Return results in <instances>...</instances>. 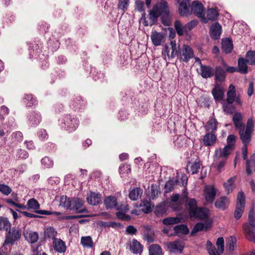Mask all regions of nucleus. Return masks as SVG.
Instances as JSON below:
<instances>
[{
	"instance_id": "5",
	"label": "nucleus",
	"mask_w": 255,
	"mask_h": 255,
	"mask_svg": "<svg viewBox=\"0 0 255 255\" xmlns=\"http://www.w3.org/2000/svg\"><path fill=\"white\" fill-rule=\"evenodd\" d=\"M245 207V198L244 193L242 191L239 192L237 203L236 205V209L234 212V217L237 220L240 219L244 212Z\"/></svg>"
},
{
	"instance_id": "57",
	"label": "nucleus",
	"mask_w": 255,
	"mask_h": 255,
	"mask_svg": "<svg viewBox=\"0 0 255 255\" xmlns=\"http://www.w3.org/2000/svg\"><path fill=\"white\" fill-rule=\"evenodd\" d=\"M235 177L230 178L224 184V187L228 194L233 190V185L235 181Z\"/></svg>"
},
{
	"instance_id": "55",
	"label": "nucleus",
	"mask_w": 255,
	"mask_h": 255,
	"mask_svg": "<svg viewBox=\"0 0 255 255\" xmlns=\"http://www.w3.org/2000/svg\"><path fill=\"white\" fill-rule=\"evenodd\" d=\"M29 50L30 58L35 56L40 52L39 46L38 44L35 43H32L31 45L29 46Z\"/></svg>"
},
{
	"instance_id": "41",
	"label": "nucleus",
	"mask_w": 255,
	"mask_h": 255,
	"mask_svg": "<svg viewBox=\"0 0 255 255\" xmlns=\"http://www.w3.org/2000/svg\"><path fill=\"white\" fill-rule=\"evenodd\" d=\"M25 240L31 244L35 243L37 241L38 235L36 232H29L23 234Z\"/></svg>"
},
{
	"instance_id": "7",
	"label": "nucleus",
	"mask_w": 255,
	"mask_h": 255,
	"mask_svg": "<svg viewBox=\"0 0 255 255\" xmlns=\"http://www.w3.org/2000/svg\"><path fill=\"white\" fill-rule=\"evenodd\" d=\"M15 240L16 236L14 234H12V237H11V233L9 232L6 235L3 246L0 249V255H7L10 252L11 246Z\"/></svg>"
},
{
	"instance_id": "59",
	"label": "nucleus",
	"mask_w": 255,
	"mask_h": 255,
	"mask_svg": "<svg viewBox=\"0 0 255 255\" xmlns=\"http://www.w3.org/2000/svg\"><path fill=\"white\" fill-rule=\"evenodd\" d=\"M174 142L175 146L180 148L186 144V138L183 135H180L177 137Z\"/></svg>"
},
{
	"instance_id": "34",
	"label": "nucleus",
	"mask_w": 255,
	"mask_h": 255,
	"mask_svg": "<svg viewBox=\"0 0 255 255\" xmlns=\"http://www.w3.org/2000/svg\"><path fill=\"white\" fill-rule=\"evenodd\" d=\"M130 250L135 254H141L143 250V247L139 242L135 239H133L129 244Z\"/></svg>"
},
{
	"instance_id": "21",
	"label": "nucleus",
	"mask_w": 255,
	"mask_h": 255,
	"mask_svg": "<svg viewBox=\"0 0 255 255\" xmlns=\"http://www.w3.org/2000/svg\"><path fill=\"white\" fill-rule=\"evenodd\" d=\"M222 32V26L218 22L213 23L210 28V35L213 39L220 38Z\"/></svg>"
},
{
	"instance_id": "51",
	"label": "nucleus",
	"mask_w": 255,
	"mask_h": 255,
	"mask_svg": "<svg viewBox=\"0 0 255 255\" xmlns=\"http://www.w3.org/2000/svg\"><path fill=\"white\" fill-rule=\"evenodd\" d=\"M57 234V231L53 227H48L45 231V237L53 240L54 239H56L55 237Z\"/></svg>"
},
{
	"instance_id": "29",
	"label": "nucleus",
	"mask_w": 255,
	"mask_h": 255,
	"mask_svg": "<svg viewBox=\"0 0 255 255\" xmlns=\"http://www.w3.org/2000/svg\"><path fill=\"white\" fill-rule=\"evenodd\" d=\"M229 200L226 196H222L218 199L215 202V206L219 209L225 210L228 207Z\"/></svg>"
},
{
	"instance_id": "25",
	"label": "nucleus",
	"mask_w": 255,
	"mask_h": 255,
	"mask_svg": "<svg viewBox=\"0 0 255 255\" xmlns=\"http://www.w3.org/2000/svg\"><path fill=\"white\" fill-rule=\"evenodd\" d=\"M217 136L214 133L208 132L203 137V142L206 146H213L216 143Z\"/></svg>"
},
{
	"instance_id": "16",
	"label": "nucleus",
	"mask_w": 255,
	"mask_h": 255,
	"mask_svg": "<svg viewBox=\"0 0 255 255\" xmlns=\"http://www.w3.org/2000/svg\"><path fill=\"white\" fill-rule=\"evenodd\" d=\"M191 11H192V13H194L196 16L201 18L205 12L204 5L201 2L195 0L192 3Z\"/></svg>"
},
{
	"instance_id": "9",
	"label": "nucleus",
	"mask_w": 255,
	"mask_h": 255,
	"mask_svg": "<svg viewBox=\"0 0 255 255\" xmlns=\"http://www.w3.org/2000/svg\"><path fill=\"white\" fill-rule=\"evenodd\" d=\"M115 208L118 211L116 215L119 219L127 221L131 219L130 216L126 214L129 210L128 204L117 203Z\"/></svg>"
},
{
	"instance_id": "39",
	"label": "nucleus",
	"mask_w": 255,
	"mask_h": 255,
	"mask_svg": "<svg viewBox=\"0 0 255 255\" xmlns=\"http://www.w3.org/2000/svg\"><path fill=\"white\" fill-rule=\"evenodd\" d=\"M163 38V36L161 33L154 31L151 33V39L153 44L155 46L161 45Z\"/></svg>"
},
{
	"instance_id": "15",
	"label": "nucleus",
	"mask_w": 255,
	"mask_h": 255,
	"mask_svg": "<svg viewBox=\"0 0 255 255\" xmlns=\"http://www.w3.org/2000/svg\"><path fill=\"white\" fill-rule=\"evenodd\" d=\"M219 13L216 8H212L208 9L207 11V15L205 16V12L203 14V17H201V21L206 23L209 21H215L218 17Z\"/></svg>"
},
{
	"instance_id": "23",
	"label": "nucleus",
	"mask_w": 255,
	"mask_h": 255,
	"mask_svg": "<svg viewBox=\"0 0 255 255\" xmlns=\"http://www.w3.org/2000/svg\"><path fill=\"white\" fill-rule=\"evenodd\" d=\"M246 163V170L248 175L255 172V153L253 154L250 159H247Z\"/></svg>"
},
{
	"instance_id": "44",
	"label": "nucleus",
	"mask_w": 255,
	"mask_h": 255,
	"mask_svg": "<svg viewBox=\"0 0 255 255\" xmlns=\"http://www.w3.org/2000/svg\"><path fill=\"white\" fill-rule=\"evenodd\" d=\"M174 231L176 235H187L189 232V230L187 226L184 224H180L175 226L174 227Z\"/></svg>"
},
{
	"instance_id": "42",
	"label": "nucleus",
	"mask_w": 255,
	"mask_h": 255,
	"mask_svg": "<svg viewBox=\"0 0 255 255\" xmlns=\"http://www.w3.org/2000/svg\"><path fill=\"white\" fill-rule=\"evenodd\" d=\"M179 182L177 179H170L166 182L164 185V190L165 193H169L171 192L174 188L176 185Z\"/></svg>"
},
{
	"instance_id": "17",
	"label": "nucleus",
	"mask_w": 255,
	"mask_h": 255,
	"mask_svg": "<svg viewBox=\"0 0 255 255\" xmlns=\"http://www.w3.org/2000/svg\"><path fill=\"white\" fill-rule=\"evenodd\" d=\"M190 0H183L179 4V12L182 16H187L192 14L191 7L190 5Z\"/></svg>"
},
{
	"instance_id": "20",
	"label": "nucleus",
	"mask_w": 255,
	"mask_h": 255,
	"mask_svg": "<svg viewBox=\"0 0 255 255\" xmlns=\"http://www.w3.org/2000/svg\"><path fill=\"white\" fill-rule=\"evenodd\" d=\"M213 71V75L215 76L216 82H222L225 81L226 76V72L223 67L220 66H216Z\"/></svg>"
},
{
	"instance_id": "33",
	"label": "nucleus",
	"mask_w": 255,
	"mask_h": 255,
	"mask_svg": "<svg viewBox=\"0 0 255 255\" xmlns=\"http://www.w3.org/2000/svg\"><path fill=\"white\" fill-rule=\"evenodd\" d=\"M104 205L106 209L115 208L117 204V199L115 196H109L106 197L104 200Z\"/></svg>"
},
{
	"instance_id": "24",
	"label": "nucleus",
	"mask_w": 255,
	"mask_h": 255,
	"mask_svg": "<svg viewBox=\"0 0 255 255\" xmlns=\"http://www.w3.org/2000/svg\"><path fill=\"white\" fill-rule=\"evenodd\" d=\"M201 163H200L199 159L197 158L193 163H191L190 161L188 162L186 170L188 173L195 174L198 172Z\"/></svg>"
},
{
	"instance_id": "13",
	"label": "nucleus",
	"mask_w": 255,
	"mask_h": 255,
	"mask_svg": "<svg viewBox=\"0 0 255 255\" xmlns=\"http://www.w3.org/2000/svg\"><path fill=\"white\" fill-rule=\"evenodd\" d=\"M28 123L30 126L35 127L41 121L42 117L40 114L36 111H32L27 116Z\"/></svg>"
},
{
	"instance_id": "14",
	"label": "nucleus",
	"mask_w": 255,
	"mask_h": 255,
	"mask_svg": "<svg viewBox=\"0 0 255 255\" xmlns=\"http://www.w3.org/2000/svg\"><path fill=\"white\" fill-rule=\"evenodd\" d=\"M86 105L85 101L80 96H76L71 100L70 108L75 111H79L84 109Z\"/></svg>"
},
{
	"instance_id": "38",
	"label": "nucleus",
	"mask_w": 255,
	"mask_h": 255,
	"mask_svg": "<svg viewBox=\"0 0 255 255\" xmlns=\"http://www.w3.org/2000/svg\"><path fill=\"white\" fill-rule=\"evenodd\" d=\"M236 96L235 86L233 84L230 85L227 93V98L225 101L229 102H234Z\"/></svg>"
},
{
	"instance_id": "36",
	"label": "nucleus",
	"mask_w": 255,
	"mask_h": 255,
	"mask_svg": "<svg viewBox=\"0 0 255 255\" xmlns=\"http://www.w3.org/2000/svg\"><path fill=\"white\" fill-rule=\"evenodd\" d=\"M247 59H245L243 57H240L238 59V72L242 74H247L248 73Z\"/></svg>"
},
{
	"instance_id": "32",
	"label": "nucleus",
	"mask_w": 255,
	"mask_h": 255,
	"mask_svg": "<svg viewBox=\"0 0 255 255\" xmlns=\"http://www.w3.org/2000/svg\"><path fill=\"white\" fill-rule=\"evenodd\" d=\"M102 195L100 193L92 192L87 197V200L90 205L95 206L99 203L101 199Z\"/></svg>"
},
{
	"instance_id": "27",
	"label": "nucleus",
	"mask_w": 255,
	"mask_h": 255,
	"mask_svg": "<svg viewBox=\"0 0 255 255\" xmlns=\"http://www.w3.org/2000/svg\"><path fill=\"white\" fill-rule=\"evenodd\" d=\"M10 228H11V224L9 222L8 219L7 218H0V230H3L7 232L8 233L9 232L11 233V237H12V234L14 233V235L16 236V233L15 232V230L14 228L12 229V232H10ZM7 234H6L7 235Z\"/></svg>"
},
{
	"instance_id": "40",
	"label": "nucleus",
	"mask_w": 255,
	"mask_h": 255,
	"mask_svg": "<svg viewBox=\"0 0 255 255\" xmlns=\"http://www.w3.org/2000/svg\"><path fill=\"white\" fill-rule=\"evenodd\" d=\"M217 121L215 119L210 120L205 126L206 130L208 132H215L217 128Z\"/></svg>"
},
{
	"instance_id": "63",
	"label": "nucleus",
	"mask_w": 255,
	"mask_h": 255,
	"mask_svg": "<svg viewBox=\"0 0 255 255\" xmlns=\"http://www.w3.org/2000/svg\"><path fill=\"white\" fill-rule=\"evenodd\" d=\"M236 137L234 134H230L227 139V145L234 148Z\"/></svg>"
},
{
	"instance_id": "56",
	"label": "nucleus",
	"mask_w": 255,
	"mask_h": 255,
	"mask_svg": "<svg viewBox=\"0 0 255 255\" xmlns=\"http://www.w3.org/2000/svg\"><path fill=\"white\" fill-rule=\"evenodd\" d=\"M170 48L171 49V52L170 53L171 58H174L176 56H178V51H177V48L179 46H177L176 41L175 40H172L169 44Z\"/></svg>"
},
{
	"instance_id": "8",
	"label": "nucleus",
	"mask_w": 255,
	"mask_h": 255,
	"mask_svg": "<svg viewBox=\"0 0 255 255\" xmlns=\"http://www.w3.org/2000/svg\"><path fill=\"white\" fill-rule=\"evenodd\" d=\"M27 206L28 207V209H33L35 210V213L41 214V215H61L60 212H51L49 211L46 210H38V209L40 207V205L37 202V200H36L34 198H31L29 200H28L27 202Z\"/></svg>"
},
{
	"instance_id": "64",
	"label": "nucleus",
	"mask_w": 255,
	"mask_h": 255,
	"mask_svg": "<svg viewBox=\"0 0 255 255\" xmlns=\"http://www.w3.org/2000/svg\"><path fill=\"white\" fill-rule=\"evenodd\" d=\"M11 192V188L4 184H0V192L5 195H8Z\"/></svg>"
},
{
	"instance_id": "19",
	"label": "nucleus",
	"mask_w": 255,
	"mask_h": 255,
	"mask_svg": "<svg viewBox=\"0 0 255 255\" xmlns=\"http://www.w3.org/2000/svg\"><path fill=\"white\" fill-rule=\"evenodd\" d=\"M167 247L170 252L173 253H181L184 249L183 243L180 240L170 242L167 244Z\"/></svg>"
},
{
	"instance_id": "31",
	"label": "nucleus",
	"mask_w": 255,
	"mask_h": 255,
	"mask_svg": "<svg viewBox=\"0 0 255 255\" xmlns=\"http://www.w3.org/2000/svg\"><path fill=\"white\" fill-rule=\"evenodd\" d=\"M233 149V148L226 145L223 149H219L215 151V156L219 158L222 157L227 158Z\"/></svg>"
},
{
	"instance_id": "50",
	"label": "nucleus",
	"mask_w": 255,
	"mask_h": 255,
	"mask_svg": "<svg viewBox=\"0 0 255 255\" xmlns=\"http://www.w3.org/2000/svg\"><path fill=\"white\" fill-rule=\"evenodd\" d=\"M166 212V207L164 203L157 205L154 210V213L157 216H160Z\"/></svg>"
},
{
	"instance_id": "4",
	"label": "nucleus",
	"mask_w": 255,
	"mask_h": 255,
	"mask_svg": "<svg viewBox=\"0 0 255 255\" xmlns=\"http://www.w3.org/2000/svg\"><path fill=\"white\" fill-rule=\"evenodd\" d=\"M248 220L249 223L243 225L244 232L248 240L255 243V213L253 209L249 211Z\"/></svg>"
},
{
	"instance_id": "18",
	"label": "nucleus",
	"mask_w": 255,
	"mask_h": 255,
	"mask_svg": "<svg viewBox=\"0 0 255 255\" xmlns=\"http://www.w3.org/2000/svg\"><path fill=\"white\" fill-rule=\"evenodd\" d=\"M179 200V194H173L171 197L170 207L174 211H180L183 209L182 203Z\"/></svg>"
},
{
	"instance_id": "10",
	"label": "nucleus",
	"mask_w": 255,
	"mask_h": 255,
	"mask_svg": "<svg viewBox=\"0 0 255 255\" xmlns=\"http://www.w3.org/2000/svg\"><path fill=\"white\" fill-rule=\"evenodd\" d=\"M84 201L78 198H73L69 210L75 211L77 213L88 212L86 207L84 205Z\"/></svg>"
},
{
	"instance_id": "6",
	"label": "nucleus",
	"mask_w": 255,
	"mask_h": 255,
	"mask_svg": "<svg viewBox=\"0 0 255 255\" xmlns=\"http://www.w3.org/2000/svg\"><path fill=\"white\" fill-rule=\"evenodd\" d=\"M178 57L181 61L188 62L193 58L194 52L190 46L184 44L181 48L179 49Z\"/></svg>"
},
{
	"instance_id": "35",
	"label": "nucleus",
	"mask_w": 255,
	"mask_h": 255,
	"mask_svg": "<svg viewBox=\"0 0 255 255\" xmlns=\"http://www.w3.org/2000/svg\"><path fill=\"white\" fill-rule=\"evenodd\" d=\"M234 102L224 101L222 103L223 110L227 114H233L236 111V107L233 105Z\"/></svg>"
},
{
	"instance_id": "3",
	"label": "nucleus",
	"mask_w": 255,
	"mask_h": 255,
	"mask_svg": "<svg viewBox=\"0 0 255 255\" xmlns=\"http://www.w3.org/2000/svg\"><path fill=\"white\" fill-rule=\"evenodd\" d=\"M59 122L61 128L69 132L76 130L80 124L78 118L71 114L64 115Z\"/></svg>"
},
{
	"instance_id": "58",
	"label": "nucleus",
	"mask_w": 255,
	"mask_h": 255,
	"mask_svg": "<svg viewBox=\"0 0 255 255\" xmlns=\"http://www.w3.org/2000/svg\"><path fill=\"white\" fill-rule=\"evenodd\" d=\"M130 0H119L118 4V8L125 12L127 10Z\"/></svg>"
},
{
	"instance_id": "37",
	"label": "nucleus",
	"mask_w": 255,
	"mask_h": 255,
	"mask_svg": "<svg viewBox=\"0 0 255 255\" xmlns=\"http://www.w3.org/2000/svg\"><path fill=\"white\" fill-rule=\"evenodd\" d=\"M143 193L142 189L139 187L134 188L129 192L128 197L132 201L137 200L141 197Z\"/></svg>"
},
{
	"instance_id": "28",
	"label": "nucleus",
	"mask_w": 255,
	"mask_h": 255,
	"mask_svg": "<svg viewBox=\"0 0 255 255\" xmlns=\"http://www.w3.org/2000/svg\"><path fill=\"white\" fill-rule=\"evenodd\" d=\"M233 49V41L231 39L226 38L222 40V50L226 54L230 53Z\"/></svg>"
},
{
	"instance_id": "1",
	"label": "nucleus",
	"mask_w": 255,
	"mask_h": 255,
	"mask_svg": "<svg viewBox=\"0 0 255 255\" xmlns=\"http://www.w3.org/2000/svg\"><path fill=\"white\" fill-rule=\"evenodd\" d=\"M243 119V116L240 112L235 113L233 116L234 125L239 131L242 142L243 144H249L251 141L252 135L254 131L255 122L252 118H249L247 120L245 127Z\"/></svg>"
},
{
	"instance_id": "11",
	"label": "nucleus",
	"mask_w": 255,
	"mask_h": 255,
	"mask_svg": "<svg viewBox=\"0 0 255 255\" xmlns=\"http://www.w3.org/2000/svg\"><path fill=\"white\" fill-rule=\"evenodd\" d=\"M212 94L216 102L223 100L224 96V89L221 84L215 82L214 87L212 90Z\"/></svg>"
},
{
	"instance_id": "52",
	"label": "nucleus",
	"mask_w": 255,
	"mask_h": 255,
	"mask_svg": "<svg viewBox=\"0 0 255 255\" xmlns=\"http://www.w3.org/2000/svg\"><path fill=\"white\" fill-rule=\"evenodd\" d=\"M246 59L250 65H255V51H248L246 53Z\"/></svg>"
},
{
	"instance_id": "2",
	"label": "nucleus",
	"mask_w": 255,
	"mask_h": 255,
	"mask_svg": "<svg viewBox=\"0 0 255 255\" xmlns=\"http://www.w3.org/2000/svg\"><path fill=\"white\" fill-rule=\"evenodd\" d=\"M185 203L190 218L203 220L208 217V210L204 207H198L197 201L195 198H189Z\"/></svg>"
},
{
	"instance_id": "61",
	"label": "nucleus",
	"mask_w": 255,
	"mask_h": 255,
	"mask_svg": "<svg viewBox=\"0 0 255 255\" xmlns=\"http://www.w3.org/2000/svg\"><path fill=\"white\" fill-rule=\"evenodd\" d=\"M216 245L218 249L217 252L221 255L224 251V240L223 237H219L217 239Z\"/></svg>"
},
{
	"instance_id": "22",
	"label": "nucleus",
	"mask_w": 255,
	"mask_h": 255,
	"mask_svg": "<svg viewBox=\"0 0 255 255\" xmlns=\"http://www.w3.org/2000/svg\"><path fill=\"white\" fill-rule=\"evenodd\" d=\"M196 61H199L201 66H200V70L201 73L200 74L203 78H210L214 75V71L212 67L209 66L203 65L201 64V60L199 58H197L196 59Z\"/></svg>"
},
{
	"instance_id": "48",
	"label": "nucleus",
	"mask_w": 255,
	"mask_h": 255,
	"mask_svg": "<svg viewBox=\"0 0 255 255\" xmlns=\"http://www.w3.org/2000/svg\"><path fill=\"white\" fill-rule=\"evenodd\" d=\"M149 255H162V249L158 245H151L149 248Z\"/></svg>"
},
{
	"instance_id": "53",
	"label": "nucleus",
	"mask_w": 255,
	"mask_h": 255,
	"mask_svg": "<svg viewBox=\"0 0 255 255\" xmlns=\"http://www.w3.org/2000/svg\"><path fill=\"white\" fill-rule=\"evenodd\" d=\"M41 163L45 168H50L53 166L54 162L49 157L45 156L41 160Z\"/></svg>"
},
{
	"instance_id": "47",
	"label": "nucleus",
	"mask_w": 255,
	"mask_h": 255,
	"mask_svg": "<svg viewBox=\"0 0 255 255\" xmlns=\"http://www.w3.org/2000/svg\"><path fill=\"white\" fill-rule=\"evenodd\" d=\"M174 26L178 35L182 36L186 33L185 25L183 26L180 21L176 20L174 22Z\"/></svg>"
},
{
	"instance_id": "46",
	"label": "nucleus",
	"mask_w": 255,
	"mask_h": 255,
	"mask_svg": "<svg viewBox=\"0 0 255 255\" xmlns=\"http://www.w3.org/2000/svg\"><path fill=\"white\" fill-rule=\"evenodd\" d=\"M81 244L84 248H91L94 246L92 238L90 236L82 237L81 239Z\"/></svg>"
},
{
	"instance_id": "43",
	"label": "nucleus",
	"mask_w": 255,
	"mask_h": 255,
	"mask_svg": "<svg viewBox=\"0 0 255 255\" xmlns=\"http://www.w3.org/2000/svg\"><path fill=\"white\" fill-rule=\"evenodd\" d=\"M141 210L144 213H149L152 210V206L149 199H144L140 205Z\"/></svg>"
},
{
	"instance_id": "60",
	"label": "nucleus",
	"mask_w": 255,
	"mask_h": 255,
	"mask_svg": "<svg viewBox=\"0 0 255 255\" xmlns=\"http://www.w3.org/2000/svg\"><path fill=\"white\" fill-rule=\"evenodd\" d=\"M71 204V200L70 199V198L62 196L60 198V205L61 206H63L68 209H70V205Z\"/></svg>"
},
{
	"instance_id": "12",
	"label": "nucleus",
	"mask_w": 255,
	"mask_h": 255,
	"mask_svg": "<svg viewBox=\"0 0 255 255\" xmlns=\"http://www.w3.org/2000/svg\"><path fill=\"white\" fill-rule=\"evenodd\" d=\"M217 191L213 186H206L204 190V195L206 201L213 203L216 196Z\"/></svg>"
},
{
	"instance_id": "49",
	"label": "nucleus",
	"mask_w": 255,
	"mask_h": 255,
	"mask_svg": "<svg viewBox=\"0 0 255 255\" xmlns=\"http://www.w3.org/2000/svg\"><path fill=\"white\" fill-rule=\"evenodd\" d=\"M237 243V239L235 237H230L226 241V248L230 251H234Z\"/></svg>"
},
{
	"instance_id": "62",
	"label": "nucleus",
	"mask_w": 255,
	"mask_h": 255,
	"mask_svg": "<svg viewBox=\"0 0 255 255\" xmlns=\"http://www.w3.org/2000/svg\"><path fill=\"white\" fill-rule=\"evenodd\" d=\"M206 245L210 255H220V254L217 252L215 247L213 246L210 241L207 242Z\"/></svg>"
},
{
	"instance_id": "30",
	"label": "nucleus",
	"mask_w": 255,
	"mask_h": 255,
	"mask_svg": "<svg viewBox=\"0 0 255 255\" xmlns=\"http://www.w3.org/2000/svg\"><path fill=\"white\" fill-rule=\"evenodd\" d=\"M53 246L54 250L60 253H64L66 250L65 243L61 239H54L53 241Z\"/></svg>"
},
{
	"instance_id": "45",
	"label": "nucleus",
	"mask_w": 255,
	"mask_h": 255,
	"mask_svg": "<svg viewBox=\"0 0 255 255\" xmlns=\"http://www.w3.org/2000/svg\"><path fill=\"white\" fill-rule=\"evenodd\" d=\"M24 102L28 107L37 105V101L31 94H26L24 98Z\"/></svg>"
},
{
	"instance_id": "26",
	"label": "nucleus",
	"mask_w": 255,
	"mask_h": 255,
	"mask_svg": "<svg viewBox=\"0 0 255 255\" xmlns=\"http://www.w3.org/2000/svg\"><path fill=\"white\" fill-rule=\"evenodd\" d=\"M211 226V224L209 222H206L205 223L201 222L197 223L193 227L191 232V235L193 236L200 231H207Z\"/></svg>"
},
{
	"instance_id": "54",
	"label": "nucleus",
	"mask_w": 255,
	"mask_h": 255,
	"mask_svg": "<svg viewBox=\"0 0 255 255\" xmlns=\"http://www.w3.org/2000/svg\"><path fill=\"white\" fill-rule=\"evenodd\" d=\"M180 222V219L179 218L176 217H168L162 220V223L165 225H171L175 224H177Z\"/></svg>"
}]
</instances>
